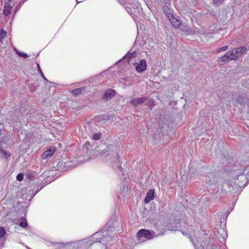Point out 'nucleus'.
I'll return each mask as SVG.
<instances>
[{"label":"nucleus","instance_id":"f257e3e1","mask_svg":"<svg viewBox=\"0 0 249 249\" xmlns=\"http://www.w3.org/2000/svg\"><path fill=\"white\" fill-rule=\"evenodd\" d=\"M247 51L245 47H239L228 51L221 57H219L217 62L219 65H223L224 63H228L231 60H236L240 57Z\"/></svg>","mask_w":249,"mask_h":249},{"label":"nucleus","instance_id":"f03ea898","mask_svg":"<svg viewBox=\"0 0 249 249\" xmlns=\"http://www.w3.org/2000/svg\"><path fill=\"white\" fill-rule=\"evenodd\" d=\"M237 174L238 175L233 178L234 182L236 187H241L244 185V182L246 181V175L249 174V166L246 169H240L238 171Z\"/></svg>","mask_w":249,"mask_h":249},{"label":"nucleus","instance_id":"7ed1b4c3","mask_svg":"<svg viewBox=\"0 0 249 249\" xmlns=\"http://www.w3.org/2000/svg\"><path fill=\"white\" fill-rule=\"evenodd\" d=\"M205 181L210 187L215 186L219 182L218 176L214 173H210L205 177Z\"/></svg>","mask_w":249,"mask_h":249},{"label":"nucleus","instance_id":"20e7f679","mask_svg":"<svg viewBox=\"0 0 249 249\" xmlns=\"http://www.w3.org/2000/svg\"><path fill=\"white\" fill-rule=\"evenodd\" d=\"M168 19L170 20L172 25L176 29L180 28L181 26V21L179 18L173 14H169L168 16Z\"/></svg>","mask_w":249,"mask_h":249},{"label":"nucleus","instance_id":"39448f33","mask_svg":"<svg viewBox=\"0 0 249 249\" xmlns=\"http://www.w3.org/2000/svg\"><path fill=\"white\" fill-rule=\"evenodd\" d=\"M134 65L136 68V71L139 72H142L146 69L147 64L146 60L142 59L138 63H135Z\"/></svg>","mask_w":249,"mask_h":249},{"label":"nucleus","instance_id":"423d86ee","mask_svg":"<svg viewBox=\"0 0 249 249\" xmlns=\"http://www.w3.org/2000/svg\"><path fill=\"white\" fill-rule=\"evenodd\" d=\"M137 234L139 237H144L146 239H150L153 237L150 231L145 229L139 230Z\"/></svg>","mask_w":249,"mask_h":249},{"label":"nucleus","instance_id":"0eeeda50","mask_svg":"<svg viewBox=\"0 0 249 249\" xmlns=\"http://www.w3.org/2000/svg\"><path fill=\"white\" fill-rule=\"evenodd\" d=\"M147 98L146 97H142L141 98H135L133 99L131 101L130 103L133 106H137L139 105L142 104L143 103H144V101H146Z\"/></svg>","mask_w":249,"mask_h":249},{"label":"nucleus","instance_id":"6e6552de","mask_svg":"<svg viewBox=\"0 0 249 249\" xmlns=\"http://www.w3.org/2000/svg\"><path fill=\"white\" fill-rule=\"evenodd\" d=\"M12 7V3H4V9L3 11L4 16L7 17L11 13Z\"/></svg>","mask_w":249,"mask_h":249},{"label":"nucleus","instance_id":"1a4fd4ad","mask_svg":"<svg viewBox=\"0 0 249 249\" xmlns=\"http://www.w3.org/2000/svg\"><path fill=\"white\" fill-rule=\"evenodd\" d=\"M115 94V91L112 89H108L106 91L103 96V98L105 100L110 99Z\"/></svg>","mask_w":249,"mask_h":249},{"label":"nucleus","instance_id":"9d476101","mask_svg":"<svg viewBox=\"0 0 249 249\" xmlns=\"http://www.w3.org/2000/svg\"><path fill=\"white\" fill-rule=\"evenodd\" d=\"M55 148L53 147H52L46 150L42 155V158L43 159H47L51 157L54 152Z\"/></svg>","mask_w":249,"mask_h":249},{"label":"nucleus","instance_id":"9b49d317","mask_svg":"<svg viewBox=\"0 0 249 249\" xmlns=\"http://www.w3.org/2000/svg\"><path fill=\"white\" fill-rule=\"evenodd\" d=\"M154 190H150L148 191L146 194V196L144 199L145 203H149L151 200L154 198Z\"/></svg>","mask_w":249,"mask_h":249},{"label":"nucleus","instance_id":"f8f14e48","mask_svg":"<svg viewBox=\"0 0 249 249\" xmlns=\"http://www.w3.org/2000/svg\"><path fill=\"white\" fill-rule=\"evenodd\" d=\"M102 236H104V235L101 232H96L94 234V238L96 239V242L98 243H101ZM98 245L100 246L101 244L99 243Z\"/></svg>","mask_w":249,"mask_h":249},{"label":"nucleus","instance_id":"ddd939ff","mask_svg":"<svg viewBox=\"0 0 249 249\" xmlns=\"http://www.w3.org/2000/svg\"><path fill=\"white\" fill-rule=\"evenodd\" d=\"M11 155V154L9 152H6L4 151L2 148L0 147V156L1 157H5V158H7L9 157Z\"/></svg>","mask_w":249,"mask_h":249},{"label":"nucleus","instance_id":"4468645a","mask_svg":"<svg viewBox=\"0 0 249 249\" xmlns=\"http://www.w3.org/2000/svg\"><path fill=\"white\" fill-rule=\"evenodd\" d=\"M137 53L136 52H133L130 53L129 52L124 56V57L128 58V59L135 58L137 56Z\"/></svg>","mask_w":249,"mask_h":249},{"label":"nucleus","instance_id":"2eb2a0df","mask_svg":"<svg viewBox=\"0 0 249 249\" xmlns=\"http://www.w3.org/2000/svg\"><path fill=\"white\" fill-rule=\"evenodd\" d=\"M146 105L151 109L155 106L154 100L152 99H148L146 103Z\"/></svg>","mask_w":249,"mask_h":249},{"label":"nucleus","instance_id":"dca6fc26","mask_svg":"<svg viewBox=\"0 0 249 249\" xmlns=\"http://www.w3.org/2000/svg\"><path fill=\"white\" fill-rule=\"evenodd\" d=\"M6 34V32L4 31L3 30H0V46H1V44L2 43V40L5 37Z\"/></svg>","mask_w":249,"mask_h":249},{"label":"nucleus","instance_id":"f3484780","mask_svg":"<svg viewBox=\"0 0 249 249\" xmlns=\"http://www.w3.org/2000/svg\"><path fill=\"white\" fill-rule=\"evenodd\" d=\"M180 28H181V30L182 31H184L185 32H188L190 30L189 27L185 23H181Z\"/></svg>","mask_w":249,"mask_h":249},{"label":"nucleus","instance_id":"a211bd4d","mask_svg":"<svg viewBox=\"0 0 249 249\" xmlns=\"http://www.w3.org/2000/svg\"><path fill=\"white\" fill-rule=\"evenodd\" d=\"M83 90V88H80L77 89H75L72 90V92L75 94V95H78L81 93L82 91Z\"/></svg>","mask_w":249,"mask_h":249},{"label":"nucleus","instance_id":"6ab92c4d","mask_svg":"<svg viewBox=\"0 0 249 249\" xmlns=\"http://www.w3.org/2000/svg\"><path fill=\"white\" fill-rule=\"evenodd\" d=\"M15 50L16 52V53H17V54H18L19 56L22 57L24 58H26L28 57V55L26 53L20 52L18 51V50L16 48L15 49Z\"/></svg>","mask_w":249,"mask_h":249},{"label":"nucleus","instance_id":"aec40b11","mask_svg":"<svg viewBox=\"0 0 249 249\" xmlns=\"http://www.w3.org/2000/svg\"><path fill=\"white\" fill-rule=\"evenodd\" d=\"M163 12L164 14L167 16L168 18V16H169V14H173V13L168 9V8L167 7H163Z\"/></svg>","mask_w":249,"mask_h":249},{"label":"nucleus","instance_id":"412c9836","mask_svg":"<svg viewBox=\"0 0 249 249\" xmlns=\"http://www.w3.org/2000/svg\"><path fill=\"white\" fill-rule=\"evenodd\" d=\"M19 225L21 227L24 228L27 226L28 224L26 219H23L22 221L20 222Z\"/></svg>","mask_w":249,"mask_h":249},{"label":"nucleus","instance_id":"4be33fe9","mask_svg":"<svg viewBox=\"0 0 249 249\" xmlns=\"http://www.w3.org/2000/svg\"><path fill=\"white\" fill-rule=\"evenodd\" d=\"M37 69H38V71L39 72L41 77L45 80V81H48L47 79H46V78L45 77L44 74L43 73L41 70V68L39 66V65L37 63Z\"/></svg>","mask_w":249,"mask_h":249},{"label":"nucleus","instance_id":"5701e85b","mask_svg":"<svg viewBox=\"0 0 249 249\" xmlns=\"http://www.w3.org/2000/svg\"><path fill=\"white\" fill-rule=\"evenodd\" d=\"M6 233L5 230L3 227H0V238L3 237Z\"/></svg>","mask_w":249,"mask_h":249},{"label":"nucleus","instance_id":"b1692460","mask_svg":"<svg viewBox=\"0 0 249 249\" xmlns=\"http://www.w3.org/2000/svg\"><path fill=\"white\" fill-rule=\"evenodd\" d=\"M24 174L23 173H19L17 176V179L18 181H22L23 179Z\"/></svg>","mask_w":249,"mask_h":249},{"label":"nucleus","instance_id":"393cba45","mask_svg":"<svg viewBox=\"0 0 249 249\" xmlns=\"http://www.w3.org/2000/svg\"><path fill=\"white\" fill-rule=\"evenodd\" d=\"M93 139L95 140H98L101 139L100 133H95L93 135Z\"/></svg>","mask_w":249,"mask_h":249},{"label":"nucleus","instance_id":"a878e982","mask_svg":"<svg viewBox=\"0 0 249 249\" xmlns=\"http://www.w3.org/2000/svg\"><path fill=\"white\" fill-rule=\"evenodd\" d=\"M225 0H213V3L215 5H219L222 4Z\"/></svg>","mask_w":249,"mask_h":249},{"label":"nucleus","instance_id":"bb28decb","mask_svg":"<svg viewBox=\"0 0 249 249\" xmlns=\"http://www.w3.org/2000/svg\"><path fill=\"white\" fill-rule=\"evenodd\" d=\"M228 49V47L226 46H223L222 47L219 48L217 50V53H219L220 52H223L227 50Z\"/></svg>","mask_w":249,"mask_h":249},{"label":"nucleus","instance_id":"cd10ccee","mask_svg":"<svg viewBox=\"0 0 249 249\" xmlns=\"http://www.w3.org/2000/svg\"><path fill=\"white\" fill-rule=\"evenodd\" d=\"M189 238L190 239V241L193 243V244L196 247V244L195 243V240H194V239L193 238V237L192 236H191H191H189Z\"/></svg>","mask_w":249,"mask_h":249},{"label":"nucleus","instance_id":"c85d7f7f","mask_svg":"<svg viewBox=\"0 0 249 249\" xmlns=\"http://www.w3.org/2000/svg\"><path fill=\"white\" fill-rule=\"evenodd\" d=\"M128 9H127V12L129 13L130 15H132L133 14V12H134V11H133V10L130 8L127 7Z\"/></svg>","mask_w":249,"mask_h":249},{"label":"nucleus","instance_id":"c756f323","mask_svg":"<svg viewBox=\"0 0 249 249\" xmlns=\"http://www.w3.org/2000/svg\"><path fill=\"white\" fill-rule=\"evenodd\" d=\"M6 1L4 3H12V0H5Z\"/></svg>","mask_w":249,"mask_h":249},{"label":"nucleus","instance_id":"7c9ffc66","mask_svg":"<svg viewBox=\"0 0 249 249\" xmlns=\"http://www.w3.org/2000/svg\"><path fill=\"white\" fill-rule=\"evenodd\" d=\"M107 152V151H103V152H101L100 154L102 156H103L104 154L106 155V153Z\"/></svg>","mask_w":249,"mask_h":249},{"label":"nucleus","instance_id":"2f4dec72","mask_svg":"<svg viewBox=\"0 0 249 249\" xmlns=\"http://www.w3.org/2000/svg\"><path fill=\"white\" fill-rule=\"evenodd\" d=\"M226 237H227V235L225 233V234L222 237V239L223 241L225 240V239Z\"/></svg>","mask_w":249,"mask_h":249},{"label":"nucleus","instance_id":"473e14b6","mask_svg":"<svg viewBox=\"0 0 249 249\" xmlns=\"http://www.w3.org/2000/svg\"><path fill=\"white\" fill-rule=\"evenodd\" d=\"M136 7H137V8H138V7H140V4H139V2H137V3H136Z\"/></svg>","mask_w":249,"mask_h":249},{"label":"nucleus","instance_id":"72a5a7b5","mask_svg":"<svg viewBox=\"0 0 249 249\" xmlns=\"http://www.w3.org/2000/svg\"><path fill=\"white\" fill-rule=\"evenodd\" d=\"M182 234L184 235H185V236H188V234L187 233H185L184 232L182 231Z\"/></svg>","mask_w":249,"mask_h":249},{"label":"nucleus","instance_id":"f704fd0d","mask_svg":"<svg viewBox=\"0 0 249 249\" xmlns=\"http://www.w3.org/2000/svg\"><path fill=\"white\" fill-rule=\"evenodd\" d=\"M85 145H89V142H87L86 143H85Z\"/></svg>","mask_w":249,"mask_h":249},{"label":"nucleus","instance_id":"c9c22d12","mask_svg":"<svg viewBox=\"0 0 249 249\" xmlns=\"http://www.w3.org/2000/svg\"><path fill=\"white\" fill-rule=\"evenodd\" d=\"M18 8H19V6H18H18L17 7V8H16L17 10H18Z\"/></svg>","mask_w":249,"mask_h":249},{"label":"nucleus","instance_id":"e433bc0d","mask_svg":"<svg viewBox=\"0 0 249 249\" xmlns=\"http://www.w3.org/2000/svg\"><path fill=\"white\" fill-rule=\"evenodd\" d=\"M18 8H19V6H18H18L17 7V8H16L17 10H18Z\"/></svg>","mask_w":249,"mask_h":249},{"label":"nucleus","instance_id":"4c0bfd02","mask_svg":"<svg viewBox=\"0 0 249 249\" xmlns=\"http://www.w3.org/2000/svg\"><path fill=\"white\" fill-rule=\"evenodd\" d=\"M166 1H169L170 0H165Z\"/></svg>","mask_w":249,"mask_h":249}]
</instances>
